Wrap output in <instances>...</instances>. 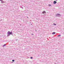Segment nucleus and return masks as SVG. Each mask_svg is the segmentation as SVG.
<instances>
[{
  "label": "nucleus",
  "instance_id": "nucleus-5",
  "mask_svg": "<svg viewBox=\"0 0 64 64\" xmlns=\"http://www.w3.org/2000/svg\"><path fill=\"white\" fill-rule=\"evenodd\" d=\"M42 13H43V14H44L45 13H46V12L45 11H43Z\"/></svg>",
  "mask_w": 64,
  "mask_h": 64
},
{
  "label": "nucleus",
  "instance_id": "nucleus-3",
  "mask_svg": "<svg viewBox=\"0 0 64 64\" xmlns=\"http://www.w3.org/2000/svg\"><path fill=\"white\" fill-rule=\"evenodd\" d=\"M57 3V2L56 1H54L53 4H56Z\"/></svg>",
  "mask_w": 64,
  "mask_h": 64
},
{
  "label": "nucleus",
  "instance_id": "nucleus-9",
  "mask_svg": "<svg viewBox=\"0 0 64 64\" xmlns=\"http://www.w3.org/2000/svg\"><path fill=\"white\" fill-rule=\"evenodd\" d=\"M54 25H55V26H56V24H54Z\"/></svg>",
  "mask_w": 64,
  "mask_h": 64
},
{
  "label": "nucleus",
  "instance_id": "nucleus-1",
  "mask_svg": "<svg viewBox=\"0 0 64 64\" xmlns=\"http://www.w3.org/2000/svg\"><path fill=\"white\" fill-rule=\"evenodd\" d=\"M8 36H10V35H12V32H10V31H8Z\"/></svg>",
  "mask_w": 64,
  "mask_h": 64
},
{
  "label": "nucleus",
  "instance_id": "nucleus-12",
  "mask_svg": "<svg viewBox=\"0 0 64 64\" xmlns=\"http://www.w3.org/2000/svg\"><path fill=\"white\" fill-rule=\"evenodd\" d=\"M12 61L13 62H14V61H15V60H12Z\"/></svg>",
  "mask_w": 64,
  "mask_h": 64
},
{
  "label": "nucleus",
  "instance_id": "nucleus-8",
  "mask_svg": "<svg viewBox=\"0 0 64 64\" xmlns=\"http://www.w3.org/2000/svg\"><path fill=\"white\" fill-rule=\"evenodd\" d=\"M48 6H51V5L50 4H48Z\"/></svg>",
  "mask_w": 64,
  "mask_h": 64
},
{
  "label": "nucleus",
  "instance_id": "nucleus-6",
  "mask_svg": "<svg viewBox=\"0 0 64 64\" xmlns=\"http://www.w3.org/2000/svg\"><path fill=\"white\" fill-rule=\"evenodd\" d=\"M55 34V32H53L52 33V34Z\"/></svg>",
  "mask_w": 64,
  "mask_h": 64
},
{
  "label": "nucleus",
  "instance_id": "nucleus-2",
  "mask_svg": "<svg viewBox=\"0 0 64 64\" xmlns=\"http://www.w3.org/2000/svg\"><path fill=\"white\" fill-rule=\"evenodd\" d=\"M61 15H60V14H56V16H60Z\"/></svg>",
  "mask_w": 64,
  "mask_h": 64
},
{
  "label": "nucleus",
  "instance_id": "nucleus-7",
  "mask_svg": "<svg viewBox=\"0 0 64 64\" xmlns=\"http://www.w3.org/2000/svg\"><path fill=\"white\" fill-rule=\"evenodd\" d=\"M60 36H61V35H58V37H60Z\"/></svg>",
  "mask_w": 64,
  "mask_h": 64
},
{
  "label": "nucleus",
  "instance_id": "nucleus-4",
  "mask_svg": "<svg viewBox=\"0 0 64 64\" xmlns=\"http://www.w3.org/2000/svg\"><path fill=\"white\" fill-rule=\"evenodd\" d=\"M0 1H1V3H4V2L2 0H0Z\"/></svg>",
  "mask_w": 64,
  "mask_h": 64
},
{
  "label": "nucleus",
  "instance_id": "nucleus-11",
  "mask_svg": "<svg viewBox=\"0 0 64 64\" xmlns=\"http://www.w3.org/2000/svg\"><path fill=\"white\" fill-rule=\"evenodd\" d=\"M30 58H31V59H33V58H32V57H31Z\"/></svg>",
  "mask_w": 64,
  "mask_h": 64
},
{
  "label": "nucleus",
  "instance_id": "nucleus-10",
  "mask_svg": "<svg viewBox=\"0 0 64 64\" xmlns=\"http://www.w3.org/2000/svg\"><path fill=\"white\" fill-rule=\"evenodd\" d=\"M6 46V44H4L3 45V47H4V46Z\"/></svg>",
  "mask_w": 64,
  "mask_h": 64
},
{
  "label": "nucleus",
  "instance_id": "nucleus-13",
  "mask_svg": "<svg viewBox=\"0 0 64 64\" xmlns=\"http://www.w3.org/2000/svg\"><path fill=\"white\" fill-rule=\"evenodd\" d=\"M22 8V9H23V8Z\"/></svg>",
  "mask_w": 64,
  "mask_h": 64
}]
</instances>
